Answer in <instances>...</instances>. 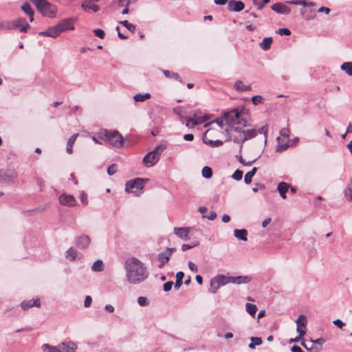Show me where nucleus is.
<instances>
[{
	"label": "nucleus",
	"instance_id": "nucleus-1",
	"mask_svg": "<svg viewBox=\"0 0 352 352\" xmlns=\"http://www.w3.org/2000/svg\"><path fill=\"white\" fill-rule=\"evenodd\" d=\"M124 270L127 281L138 285L144 281L148 276L146 267L138 258L129 257L124 262Z\"/></svg>",
	"mask_w": 352,
	"mask_h": 352
},
{
	"label": "nucleus",
	"instance_id": "nucleus-2",
	"mask_svg": "<svg viewBox=\"0 0 352 352\" xmlns=\"http://www.w3.org/2000/svg\"><path fill=\"white\" fill-rule=\"evenodd\" d=\"M166 148L165 144H159L154 149L148 153L143 158V163L145 166L149 168L155 166L160 160L163 151Z\"/></svg>",
	"mask_w": 352,
	"mask_h": 352
},
{
	"label": "nucleus",
	"instance_id": "nucleus-3",
	"mask_svg": "<svg viewBox=\"0 0 352 352\" xmlns=\"http://www.w3.org/2000/svg\"><path fill=\"white\" fill-rule=\"evenodd\" d=\"M224 120L230 129L236 126H245L246 120L242 118L238 109H233L224 114Z\"/></svg>",
	"mask_w": 352,
	"mask_h": 352
},
{
	"label": "nucleus",
	"instance_id": "nucleus-4",
	"mask_svg": "<svg viewBox=\"0 0 352 352\" xmlns=\"http://www.w3.org/2000/svg\"><path fill=\"white\" fill-rule=\"evenodd\" d=\"M30 27V25L24 18H18L13 21H5L0 23V30H11L20 28L21 32H26Z\"/></svg>",
	"mask_w": 352,
	"mask_h": 352
},
{
	"label": "nucleus",
	"instance_id": "nucleus-5",
	"mask_svg": "<svg viewBox=\"0 0 352 352\" xmlns=\"http://www.w3.org/2000/svg\"><path fill=\"white\" fill-rule=\"evenodd\" d=\"M109 144L115 148H120L123 146L124 138L117 131H109L107 129L101 131Z\"/></svg>",
	"mask_w": 352,
	"mask_h": 352
},
{
	"label": "nucleus",
	"instance_id": "nucleus-6",
	"mask_svg": "<svg viewBox=\"0 0 352 352\" xmlns=\"http://www.w3.org/2000/svg\"><path fill=\"white\" fill-rule=\"evenodd\" d=\"M33 2L43 16L50 18L55 16L56 10L54 6L47 0H34Z\"/></svg>",
	"mask_w": 352,
	"mask_h": 352
},
{
	"label": "nucleus",
	"instance_id": "nucleus-7",
	"mask_svg": "<svg viewBox=\"0 0 352 352\" xmlns=\"http://www.w3.org/2000/svg\"><path fill=\"white\" fill-rule=\"evenodd\" d=\"M147 179L142 178H135L134 179L128 181L126 183L125 190L127 192H133L136 195H139L140 191L143 189L145 182Z\"/></svg>",
	"mask_w": 352,
	"mask_h": 352
},
{
	"label": "nucleus",
	"instance_id": "nucleus-8",
	"mask_svg": "<svg viewBox=\"0 0 352 352\" xmlns=\"http://www.w3.org/2000/svg\"><path fill=\"white\" fill-rule=\"evenodd\" d=\"M230 276L225 275H217L210 280V289L209 292L215 294L217 291L222 286L230 283Z\"/></svg>",
	"mask_w": 352,
	"mask_h": 352
},
{
	"label": "nucleus",
	"instance_id": "nucleus-9",
	"mask_svg": "<svg viewBox=\"0 0 352 352\" xmlns=\"http://www.w3.org/2000/svg\"><path fill=\"white\" fill-rule=\"evenodd\" d=\"M243 127L244 126H236L230 129H226V131H229V133L234 142L242 144L245 141H246V138L244 136V132L243 131Z\"/></svg>",
	"mask_w": 352,
	"mask_h": 352
},
{
	"label": "nucleus",
	"instance_id": "nucleus-10",
	"mask_svg": "<svg viewBox=\"0 0 352 352\" xmlns=\"http://www.w3.org/2000/svg\"><path fill=\"white\" fill-rule=\"evenodd\" d=\"M17 177V173L14 170H0V182L12 184Z\"/></svg>",
	"mask_w": 352,
	"mask_h": 352
},
{
	"label": "nucleus",
	"instance_id": "nucleus-11",
	"mask_svg": "<svg viewBox=\"0 0 352 352\" xmlns=\"http://www.w3.org/2000/svg\"><path fill=\"white\" fill-rule=\"evenodd\" d=\"M58 201L61 205L66 206L72 207L77 205L76 199L73 195H71L62 194L60 195Z\"/></svg>",
	"mask_w": 352,
	"mask_h": 352
},
{
	"label": "nucleus",
	"instance_id": "nucleus-12",
	"mask_svg": "<svg viewBox=\"0 0 352 352\" xmlns=\"http://www.w3.org/2000/svg\"><path fill=\"white\" fill-rule=\"evenodd\" d=\"M77 349V344L72 341L63 342L58 344V352H76Z\"/></svg>",
	"mask_w": 352,
	"mask_h": 352
},
{
	"label": "nucleus",
	"instance_id": "nucleus-13",
	"mask_svg": "<svg viewBox=\"0 0 352 352\" xmlns=\"http://www.w3.org/2000/svg\"><path fill=\"white\" fill-rule=\"evenodd\" d=\"M297 324L296 331L300 336H303L306 333L307 318L305 315H300L296 321Z\"/></svg>",
	"mask_w": 352,
	"mask_h": 352
},
{
	"label": "nucleus",
	"instance_id": "nucleus-14",
	"mask_svg": "<svg viewBox=\"0 0 352 352\" xmlns=\"http://www.w3.org/2000/svg\"><path fill=\"white\" fill-rule=\"evenodd\" d=\"M244 7L245 5L241 1L230 0L228 3V10L231 12H240Z\"/></svg>",
	"mask_w": 352,
	"mask_h": 352
},
{
	"label": "nucleus",
	"instance_id": "nucleus-15",
	"mask_svg": "<svg viewBox=\"0 0 352 352\" xmlns=\"http://www.w3.org/2000/svg\"><path fill=\"white\" fill-rule=\"evenodd\" d=\"M209 119L207 115H204V117L197 118V120H194L192 118H186V126L188 128H193L194 126L204 123Z\"/></svg>",
	"mask_w": 352,
	"mask_h": 352
},
{
	"label": "nucleus",
	"instance_id": "nucleus-16",
	"mask_svg": "<svg viewBox=\"0 0 352 352\" xmlns=\"http://www.w3.org/2000/svg\"><path fill=\"white\" fill-rule=\"evenodd\" d=\"M91 239L89 236L82 234L79 236L76 239V246L81 249H86L90 244Z\"/></svg>",
	"mask_w": 352,
	"mask_h": 352
},
{
	"label": "nucleus",
	"instance_id": "nucleus-17",
	"mask_svg": "<svg viewBox=\"0 0 352 352\" xmlns=\"http://www.w3.org/2000/svg\"><path fill=\"white\" fill-rule=\"evenodd\" d=\"M271 9L278 14H288L291 9L283 3H276L272 6Z\"/></svg>",
	"mask_w": 352,
	"mask_h": 352
},
{
	"label": "nucleus",
	"instance_id": "nucleus-18",
	"mask_svg": "<svg viewBox=\"0 0 352 352\" xmlns=\"http://www.w3.org/2000/svg\"><path fill=\"white\" fill-rule=\"evenodd\" d=\"M229 279L231 283L241 285L249 283L252 280V277L250 276H230Z\"/></svg>",
	"mask_w": 352,
	"mask_h": 352
},
{
	"label": "nucleus",
	"instance_id": "nucleus-19",
	"mask_svg": "<svg viewBox=\"0 0 352 352\" xmlns=\"http://www.w3.org/2000/svg\"><path fill=\"white\" fill-rule=\"evenodd\" d=\"M189 228H174V234L179 238L187 241L189 239Z\"/></svg>",
	"mask_w": 352,
	"mask_h": 352
},
{
	"label": "nucleus",
	"instance_id": "nucleus-20",
	"mask_svg": "<svg viewBox=\"0 0 352 352\" xmlns=\"http://www.w3.org/2000/svg\"><path fill=\"white\" fill-rule=\"evenodd\" d=\"M57 25L61 32L65 30H74L73 20L72 19H65Z\"/></svg>",
	"mask_w": 352,
	"mask_h": 352
},
{
	"label": "nucleus",
	"instance_id": "nucleus-21",
	"mask_svg": "<svg viewBox=\"0 0 352 352\" xmlns=\"http://www.w3.org/2000/svg\"><path fill=\"white\" fill-rule=\"evenodd\" d=\"M21 306L23 310H27L33 307H39L41 306V301L39 298L23 300L21 303Z\"/></svg>",
	"mask_w": 352,
	"mask_h": 352
},
{
	"label": "nucleus",
	"instance_id": "nucleus-22",
	"mask_svg": "<svg viewBox=\"0 0 352 352\" xmlns=\"http://www.w3.org/2000/svg\"><path fill=\"white\" fill-rule=\"evenodd\" d=\"M170 250V249H167L165 252H161L158 254V260L160 262V264L159 265L160 267H162L164 265L169 261L171 256Z\"/></svg>",
	"mask_w": 352,
	"mask_h": 352
},
{
	"label": "nucleus",
	"instance_id": "nucleus-23",
	"mask_svg": "<svg viewBox=\"0 0 352 352\" xmlns=\"http://www.w3.org/2000/svg\"><path fill=\"white\" fill-rule=\"evenodd\" d=\"M138 0H118V5L119 7H124L122 12V14H127L129 12V6L134 3Z\"/></svg>",
	"mask_w": 352,
	"mask_h": 352
},
{
	"label": "nucleus",
	"instance_id": "nucleus-24",
	"mask_svg": "<svg viewBox=\"0 0 352 352\" xmlns=\"http://www.w3.org/2000/svg\"><path fill=\"white\" fill-rule=\"evenodd\" d=\"M277 142H278V144L276 148V152L281 153V152L285 151L289 146L288 140H285L280 137H278Z\"/></svg>",
	"mask_w": 352,
	"mask_h": 352
},
{
	"label": "nucleus",
	"instance_id": "nucleus-25",
	"mask_svg": "<svg viewBox=\"0 0 352 352\" xmlns=\"http://www.w3.org/2000/svg\"><path fill=\"white\" fill-rule=\"evenodd\" d=\"M290 187V185L285 182H280L278 184L277 190L280 194V196L283 199H286V192L288 191L289 188Z\"/></svg>",
	"mask_w": 352,
	"mask_h": 352
},
{
	"label": "nucleus",
	"instance_id": "nucleus-26",
	"mask_svg": "<svg viewBox=\"0 0 352 352\" xmlns=\"http://www.w3.org/2000/svg\"><path fill=\"white\" fill-rule=\"evenodd\" d=\"M234 236L239 240L248 241V231L245 229H235L234 230Z\"/></svg>",
	"mask_w": 352,
	"mask_h": 352
},
{
	"label": "nucleus",
	"instance_id": "nucleus-27",
	"mask_svg": "<svg viewBox=\"0 0 352 352\" xmlns=\"http://www.w3.org/2000/svg\"><path fill=\"white\" fill-rule=\"evenodd\" d=\"M234 88L238 91H246L251 90L252 87L251 85H243L241 80H237L234 83Z\"/></svg>",
	"mask_w": 352,
	"mask_h": 352
},
{
	"label": "nucleus",
	"instance_id": "nucleus-28",
	"mask_svg": "<svg viewBox=\"0 0 352 352\" xmlns=\"http://www.w3.org/2000/svg\"><path fill=\"white\" fill-rule=\"evenodd\" d=\"M78 134L76 133V134H74L72 135L68 140L67 141V147H66V150H67V152L69 153V154H71L73 152V145L76 140V138L78 137Z\"/></svg>",
	"mask_w": 352,
	"mask_h": 352
},
{
	"label": "nucleus",
	"instance_id": "nucleus-29",
	"mask_svg": "<svg viewBox=\"0 0 352 352\" xmlns=\"http://www.w3.org/2000/svg\"><path fill=\"white\" fill-rule=\"evenodd\" d=\"M48 36L56 38L61 33L58 25L50 27L47 29Z\"/></svg>",
	"mask_w": 352,
	"mask_h": 352
},
{
	"label": "nucleus",
	"instance_id": "nucleus-30",
	"mask_svg": "<svg viewBox=\"0 0 352 352\" xmlns=\"http://www.w3.org/2000/svg\"><path fill=\"white\" fill-rule=\"evenodd\" d=\"M164 76L168 78H173L179 82H182V78L178 73L170 72L168 70H162Z\"/></svg>",
	"mask_w": 352,
	"mask_h": 352
},
{
	"label": "nucleus",
	"instance_id": "nucleus-31",
	"mask_svg": "<svg viewBox=\"0 0 352 352\" xmlns=\"http://www.w3.org/2000/svg\"><path fill=\"white\" fill-rule=\"evenodd\" d=\"M272 43V37H266L260 43V47H261L262 50L266 51L270 48Z\"/></svg>",
	"mask_w": 352,
	"mask_h": 352
},
{
	"label": "nucleus",
	"instance_id": "nucleus-32",
	"mask_svg": "<svg viewBox=\"0 0 352 352\" xmlns=\"http://www.w3.org/2000/svg\"><path fill=\"white\" fill-rule=\"evenodd\" d=\"M257 171V168L254 167L250 171L248 172L245 175L244 182L247 184H250L252 182V179L254 176Z\"/></svg>",
	"mask_w": 352,
	"mask_h": 352
},
{
	"label": "nucleus",
	"instance_id": "nucleus-33",
	"mask_svg": "<svg viewBox=\"0 0 352 352\" xmlns=\"http://www.w3.org/2000/svg\"><path fill=\"white\" fill-rule=\"evenodd\" d=\"M91 270L97 272L103 271L104 265L102 261L100 259L96 261L91 266Z\"/></svg>",
	"mask_w": 352,
	"mask_h": 352
},
{
	"label": "nucleus",
	"instance_id": "nucleus-34",
	"mask_svg": "<svg viewBox=\"0 0 352 352\" xmlns=\"http://www.w3.org/2000/svg\"><path fill=\"white\" fill-rule=\"evenodd\" d=\"M41 349L43 352H58V344L52 346L49 344H43L41 346Z\"/></svg>",
	"mask_w": 352,
	"mask_h": 352
},
{
	"label": "nucleus",
	"instance_id": "nucleus-35",
	"mask_svg": "<svg viewBox=\"0 0 352 352\" xmlns=\"http://www.w3.org/2000/svg\"><path fill=\"white\" fill-rule=\"evenodd\" d=\"M78 255V252L73 248H70L66 252V258L69 259L70 261H74Z\"/></svg>",
	"mask_w": 352,
	"mask_h": 352
},
{
	"label": "nucleus",
	"instance_id": "nucleus-36",
	"mask_svg": "<svg viewBox=\"0 0 352 352\" xmlns=\"http://www.w3.org/2000/svg\"><path fill=\"white\" fill-rule=\"evenodd\" d=\"M203 140L206 144L209 145L212 147H219L223 144V142L219 140H208L206 138H204Z\"/></svg>",
	"mask_w": 352,
	"mask_h": 352
},
{
	"label": "nucleus",
	"instance_id": "nucleus-37",
	"mask_svg": "<svg viewBox=\"0 0 352 352\" xmlns=\"http://www.w3.org/2000/svg\"><path fill=\"white\" fill-rule=\"evenodd\" d=\"M151 97L149 93L146 94H135L133 97V99L135 102H144L147 99H149Z\"/></svg>",
	"mask_w": 352,
	"mask_h": 352
},
{
	"label": "nucleus",
	"instance_id": "nucleus-38",
	"mask_svg": "<svg viewBox=\"0 0 352 352\" xmlns=\"http://www.w3.org/2000/svg\"><path fill=\"white\" fill-rule=\"evenodd\" d=\"M184 276V274L182 272H178L176 274V281L175 283V289H179L182 285V279Z\"/></svg>",
	"mask_w": 352,
	"mask_h": 352
},
{
	"label": "nucleus",
	"instance_id": "nucleus-39",
	"mask_svg": "<svg viewBox=\"0 0 352 352\" xmlns=\"http://www.w3.org/2000/svg\"><path fill=\"white\" fill-rule=\"evenodd\" d=\"M300 12L301 14L304 16V18L307 21L312 20L316 16L314 10H310L307 13L306 10L302 9Z\"/></svg>",
	"mask_w": 352,
	"mask_h": 352
},
{
	"label": "nucleus",
	"instance_id": "nucleus-40",
	"mask_svg": "<svg viewBox=\"0 0 352 352\" xmlns=\"http://www.w3.org/2000/svg\"><path fill=\"white\" fill-rule=\"evenodd\" d=\"M341 69L348 75L352 76V62H345L341 65Z\"/></svg>",
	"mask_w": 352,
	"mask_h": 352
},
{
	"label": "nucleus",
	"instance_id": "nucleus-41",
	"mask_svg": "<svg viewBox=\"0 0 352 352\" xmlns=\"http://www.w3.org/2000/svg\"><path fill=\"white\" fill-rule=\"evenodd\" d=\"M245 309L247 312L252 316H254L257 311V307L255 305L251 303H247L245 305Z\"/></svg>",
	"mask_w": 352,
	"mask_h": 352
},
{
	"label": "nucleus",
	"instance_id": "nucleus-42",
	"mask_svg": "<svg viewBox=\"0 0 352 352\" xmlns=\"http://www.w3.org/2000/svg\"><path fill=\"white\" fill-rule=\"evenodd\" d=\"M243 131L244 132V136L245 137L246 140L254 138L257 134L256 130L254 129L247 130L243 129Z\"/></svg>",
	"mask_w": 352,
	"mask_h": 352
},
{
	"label": "nucleus",
	"instance_id": "nucleus-43",
	"mask_svg": "<svg viewBox=\"0 0 352 352\" xmlns=\"http://www.w3.org/2000/svg\"><path fill=\"white\" fill-rule=\"evenodd\" d=\"M202 176L206 179H210L212 177V170L209 166H204L201 170Z\"/></svg>",
	"mask_w": 352,
	"mask_h": 352
},
{
	"label": "nucleus",
	"instance_id": "nucleus-44",
	"mask_svg": "<svg viewBox=\"0 0 352 352\" xmlns=\"http://www.w3.org/2000/svg\"><path fill=\"white\" fill-rule=\"evenodd\" d=\"M250 340L251 343L249 344L248 346L251 349H254L256 345H260L262 343V340L259 337H252Z\"/></svg>",
	"mask_w": 352,
	"mask_h": 352
},
{
	"label": "nucleus",
	"instance_id": "nucleus-45",
	"mask_svg": "<svg viewBox=\"0 0 352 352\" xmlns=\"http://www.w3.org/2000/svg\"><path fill=\"white\" fill-rule=\"evenodd\" d=\"M81 7L85 11H87L88 10H91L94 12H97L100 10V8L98 6H97V5L89 6L85 2L82 3Z\"/></svg>",
	"mask_w": 352,
	"mask_h": 352
},
{
	"label": "nucleus",
	"instance_id": "nucleus-46",
	"mask_svg": "<svg viewBox=\"0 0 352 352\" xmlns=\"http://www.w3.org/2000/svg\"><path fill=\"white\" fill-rule=\"evenodd\" d=\"M119 23L124 26L129 31L131 32H134L135 31V26L126 20L121 21L119 22Z\"/></svg>",
	"mask_w": 352,
	"mask_h": 352
},
{
	"label": "nucleus",
	"instance_id": "nucleus-47",
	"mask_svg": "<svg viewBox=\"0 0 352 352\" xmlns=\"http://www.w3.org/2000/svg\"><path fill=\"white\" fill-rule=\"evenodd\" d=\"M344 195L347 199L352 200V180L348 184L344 190Z\"/></svg>",
	"mask_w": 352,
	"mask_h": 352
},
{
	"label": "nucleus",
	"instance_id": "nucleus-48",
	"mask_svg": "<svg viewBox=\"0 0 352 352\" xmlns=\"http://www.w3.org/2000/svg\"><path fill=\"white\" fill-rule=\"evenodd\" d=\"M22 10L27 14V15H32L34 14V10H32L31 6L28 3H25L21 6Z\"/></svg>",
	"mask_w": 352,
	"mask_h": 352
},
{
	"label": "nucleus",
	"instance_id": "nucleus-49",
	"mask_svg": "<svg viewBox=\"0 0 352 352\" xmlns=\"http://www.w3.org/2000/svg\"><path fill=\"white\" fill-rule=\"evenodd\" d=\"M270 0H253V3L258 10H261L264 5L269 3Z\"/></svg>",
	"mask_w": 352,
	"mask_h": 352
},
{
	"label": "nucleus",
	"instance_id": "nucleus-50",
	"mask_svg": "<svg viewBox=\"0 0 352 352\" xmlns=\"http://www.w3.org/2000/svg\"><path fill=\"white\" fill-rule=\"evenodd\" d=\"M138 303L141 307L148 306L149 304L148 300L147 298L144 296H140L138 298Z\"/></svg>",
	"mask_w": 352,
	"mask_h": 352
},
{
	"label": "nucleus",
	"instance_id": "nucleus-51",
	"mask_svg": "<svg viewBox=\"0 0 352 352\" xmlns=\"http://www.w3.org/2000/svg\"><path fill=\"white\" fill-rule=\"evenodd\" d=\"M243 171L241 170H236L234 173L232 174V177L234 179V180H236V181H239L242 179L243 177Z\"/></svg>",
	"mask_w": 352,
	"mask_h": 352
},
{
	"label": "nucleus",
	"instance_id": "nucleus-52",
	"mask_svg": "<svg viewBox=\"0 0 352 352\" xmlns=\"http://www.w3.org/2000/svg\"><path fill=\"white\" fill-rule=\"evenodd\" d=\"M280 138L288 140L289 135V130L287 128H283L280 131Z\"/></svg>",
	"mask_w": 352,
	"mask_h": 352
},
{
	"label": "nucleus",
	"instance_id": "nucleus-53",
	"mask_svg": "<svg viewBox=\"0 0 352 352\" xmlns=\"http://www.w3.org/2000/svg\"><path fill=\"white\" fill-rule=\"evenodd\" d=\"M94 35L100 38H104L105 36V32L102 29H96L94 30Z\"/></svg>",
	"mask_w": 352,
	"mask_h": 352
},
{
	"label": "nucleus",
	"instance_id": "nucleus-54",
	"mask_svg": "<svg viewBox=\"0 0 352 352\" xmlns=\"http://www.w3.org/2000/svg\"><path fill=\"white\" fill-rule=\"evenodd\" d=\"M236 157L238 158L239 162L243 164V166H250L252 165V164H253L255 161H256V159L252 160V161H249V162H245V160L243 159L242 156H236Z\"/></svg>",
	"mask_w": 352,
	"mask_h": 352
},
{
	"label": "nucleus",
	"instance_id": "nucleus-55",
	"mask_svg": "<svg viewBox=\"0 0 352 352\" xmlns=\"http://www.w3.org/2000/svg\"><path fill=\"white\" fill-rule=\"evenodd\" d=\"M117 171V165L115 164H111L107 168V173L109 175H113Z\"/></svg>",
	"mask_w": 352,
	"mask_h": 352
},
{
	"label": "nucleus",
	"instance_id": "nucleus-56",
	"mask_svg": "<svg viewBox=\"0 0 352 352\" xmlns=\"http://www.w3.org/2000/svg\"><path fill=\"white\" fill-rule=\"evenodd\" d=\"M277 32L280 35L289 36L291 34V31L288 28H285L278 29Z\"/></svg>",
	"mask_w": 352,
	"mask_h": 352
},
{
	"label": "nucleus",
	"instance_id": "nucleus-57",
	"mask_svg": "<svg viewBox=\"0 0 352 352\" xmlns=\"http://www.w3.org/2000/svg\"><path fill=\"white\" fill-rule=\"evenodd\" d=\"M80 199L82 204L87 205L88 203L87 201V195L84 192H81L80 194Z\"/></svg>",
	"mask_w": 352,
	"mask_h": 352
},
{
	"label": "nucleus",
	"instance_id": "nucleus-58",
	"mask_svg": "<svg viewBox=\"0 0 352 352\" xmlns=\"http://www.w3.org/2000/svg\"><path fill=\"white\" fill-rule=\"evenodd\" d=\"M173 285V281H168V282L165 283L163 285L164 291L169 292L171 289Z\"/></svg>",
	"mask_w": 352,
	"mask_h": 352
},
{
	"label": "nucleus",
	"instance_id": "nucleus-59",
	"mask_svg": "<svg viewBox=\"0 0 352 352\" xmlns=\"http://www.w3.org/2000/svg\"><path fill=\"white\" fill-rule=\"evenodd\" d=\"M199 243L198 242H195L192 245H189V244H183L182 246V251H186L187 250H189V249H191L193 247H195L197 245H198Z\"/></svg>",
	"mask_w": 352,
	"mask_h": 352
},
{
	"label": "nucleus",
	"instance_id": "nucleus-60",
	"mask_svg": "<svg viewBox=\"0 0 352 352\" xmlns=\"http://www.w3.org/2000/svg\"><path fill=\"white\" fill-rule=\"evenodd\" d=\"M262 96H259V95H257V96H254L252 98V101L253 102V104H258L259 103H261L262 102Z\"/></svg>",
	"mask_w": 352,
	"mask_h": 352
},
{
	"label": "nucleus",
	"instance_id": "nucleus-61",
	"mask_svg": "<svg viewBox=\"0 0 352 352\" xmlns=\"http://www.w3.org/2000/svg\"><path fill=\"white\" fill-rule=\"evenodd\" d=\"M92 302V298L90 296H87L84 301V307L88 308L91 306Z\"/></svg>",
	"mask_w": 352,
	"mask_h": 352
},
{
	"label": "nucleus",
	"instance_id": "nucleus-62",
	"mask_svg": "<svg viewBox=\"0 0 352 352\" xmlns=\"http://www.w3.org/2000/svg\"><path fill=\"white\" fill-rule=\"evenodd\" d=\"M258 133H259L261 134H262V133L264 134V135H265V142L266 143V142H267V126H262L261 129H258Z\"/></svg>",
	"mask_w": 352,
	"mask_h": 352
},
{
	"label": "nucleus",
	"instance_id": "nucleus-63",
	"mask_svg": "<svg viewBox=\"0 0 352 352\" xmlns=\"http://www.w3.org/2000/svg\"><path fill=\"white\" fill-rule=\"evenodd\" d=\"M213 123H217L219 128H222L223 126V118H217L214 121L210 122L208 124H212Z\"/></svg>",
	"mask_w": 352,
	"mask_h": 352
},
{
	"label": "nucleus",
	"instance_id": "nucleus-64",
	"mask_svg": "<svg viewBox=\"0 0 352 352\" xmlns=\"http://www.w3.org/2000/svg\"><path fill=\"white\" fill-rule=\"evenodd\" d=\"M188 265L189 269L192 272H197L198 271L197 266L192 261H188Z\"/></svg>",
	"mask_w": 352,
	"mask_h": 352
}]
</instances>
